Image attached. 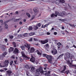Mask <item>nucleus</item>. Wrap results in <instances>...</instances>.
<instances>
[{
  "instance_id": "1",
  "label": "nucleus",
  "mask_w": 76,
  "mask_h": 76,
  "mask_svg": "<svg viewBox=\"0 0 76 76\" xmlns=\"http://www.w3.org/2000/svg\"><path fill=\"white\" fill-rule=\"evenodd\" d=\"M36 72L35 73V76H41L40 73L41 74L44 73L45 72H46V71H44L42 67H40L39 69L36 70Z\"/></svg>"
},
{
  "instance_id": "2",
  "label": "nucleus",
  "mask_w": 76,
  "mask_h": 76,
  "mask_svg": "<svg viewBox=\"0 0 76 76\" xmlns=\"http://www.w3.org/2000/svg\"><path fill=\"white\" fill-rule=\"evenodd\" d=\"M47 58L48 60V61L50 63H53V61H52V57L50 55H48L47 56Z\"/></svg>"
},
{
  "instance_id": "3",
  "label": "nucleus",
  "mask_w": 76,
  "mask_h": 76,
  "mask_svg": "<svg viewBox=\"0 0 76 76\" xmlns=\"http://www.w3.org/2000/svg\"><path fill=\"white\" fill-rule=\"evenodd\" d=\"M70 57V54L69 53H67L64 55V58L65 60H67V58H69Z\"/></svg>"
},
{
  "instance_id": "4",
  "label": "nucleus",
  "mask_w": 76,
  "mask_h": 76,
  "mask_svg": "<svg viewBox=\"0 0 76 76\" xmlns=\"http://www.w3.org/2000/svg\"><path fill=\"white\" fill-rule=\"evenodd\" d=\"M9 60H6L5 61L4 65H2L1 67H7V66H8V65H9Z\"/></svg>"
},
{
  "instance_id": "5",
  "label": "nucleus",
  "mask_w": 76,
  "mask_h": 76,
  "mask_svg": "<svg viewBox=\"0 0 76 76\" xmlns=\"http://www.w3.org/2000/svg\"><path fill=\"white\" fill-rule=\"evenodd\" d=\"M31 69H30V70L31 72L32 73H33L35 72V68L34 66H31Z\"/></svg>"
},
{
  "instance_id": "6",
  "label": "nucleus",
  "mask_w": 76,
  "mask_h": 76,
  "mask_svg": "<svg viewBox=\"0 0 76 76\" xmlns=\"http://www.w3.org/2000/svg\"><path fill=\"white\" fill-rule=\"evenodd\" d=\"M5 46L4 45H0V48L2 51L5 50Z\"/></svg>"
},
{
  "instance_id": "7",
  "label": "nucleus",
  "mask_w": 76,
  "mask_h": 76,
  "mask_svg": "<svg viewBox=\"0 0 76 76\" xmlns=\"http://www.w3.org/2000/svg\"><path fill=\"white\" fill-rule=\"evenodd\" d=\"M44 72H45L44 73H43L44 74H45L46 76H50V73H51V72L50 71H49L48 72V73H47V71H44Z\"/></svg>"
},
{
  "instance_id": "8",
  "label": "nucleus",
  "mask_w": 76,
  "mask_h": 76,
  "mask_svg": "<svg viewBox=\"0 0 76 76\" xmlns=\"http://www.w3.org/2000/svg\"><path fill=\"white\" fill-rule=\"evenodd\" d=\"M7 54V52H3L2 55L0 56V57L1 58H3V57H5V56Z\"/></svg>"
},
{
  "instance_id": "9",
  "label": "nucleus",
  "mask_w": 76,
  "mask_h": 76,
  "mask_svg": "<svg viewBox=\"0 0 76 76\" xmlns=\"http://www.w3.org/2000/svg\"><path fill=\"white\" fill-rule=\"evenodd\" d=\"M13 53L16 54V53H19V50L17 48H15V50L13 52Z\"/></svg>"
},
{
  "instance_id": "10",
  "label": "nucleus",
  "mask_w": 76,
  "mask_h": 76,
  "mask_svg": "<svg viewBox=\"0 0 76 76\" xmlns=\"http://www.w3.org/2000/svg\"><path fill=\"white\" fill-rule=\"evenodd\" d=\"M8 22H9L8 21H7L4 22V25H5V29H7V28H8V25H7V24H6V23H8Z\"/></svg>"
},
{
  "instance_id": "11",
  "label": "nucleus",
  "mask_w": 76,
  "mask_h": 76,
  "mask_svg": "<svg viewBox=\"0 0 76 76\" xmlns=\"http://www.w3.org/2000/svg\"><path fill=\"white\" fill-rule=\"evenodd\" d=\"M24 46L25 47H26V48H27L28 50H29V49H30V44H26L24 45Z\"/></svg>"
},
{
  "instance_id": "12",
  "label": "nucleus",
  "mask_w": 76,
  "mask_h": 76,
  "mask_svg": "<svg viewBox=\"0 0 76 76\" xmlns=\"http://www.w3.org/2000/svg\"><path fill=\"white\" fill-rule=\"evenodd\" d=\"M65 15V12H61L60 13L59 15H58V16H64V15Z\"/></svg>"
},
{
  "instance_id": "13",
  "label": "nucleus",
  "mask_w": 76,
  "mask_h": 76,
  "mask_svg": "<svg viewBox=\"0 0 76 76\" xmlns=\"http://www.w3.org/2000/svg\"><path fill=\"white\" fill-rule=\"evenodd\" d=\"M35 51V49L34 47H31L30 48V52L31 53H34Z\"/></svg>"
},
{
  "instance_id": "14",
  "label": "nucleus",
  "mask_w": 76,
  "mask_h": 76,
  "mask_svg": "<svg viewBox=\"0 0 76 76\" xmlns=\"http://www.w3.org/2000/svg\"><path fill=\"white\" fill-rule=\"evenodd\" d=\"M48 40H46L45 41H41V42L42 44H46V43H47L48 42Z\"/></svg>"
},
{
  "instance_id": "15",
  "label": "nucleus",
  "mask_w": 76,
  "mask_h": 76,
  "mask_svg": "<svg viewBox=\"0 0 76 76\" xmlns=\"http://www.w3.org/2000/svg\"><path fill=\"white\" fill-rule=\"evenodd\" d=\"M23 58L24 60H29V59H30V58L29 57H27L26 55L23 57Z\"/></svg>"
},
{
  "instance_id": "16",
  "label": "nucleus",
  "mask_w": 76,
  "mask_h": 76,
  "mask_svg": "<svg viewBox=\"0 0 76 76\" xmlns=\"http://www.w3.org/2000/svg\"><path fill=\"white\" fill-rule=\"evenodd\" d=\"M57 53V51L56 50L52 51V53L53 55H55Z\"/></svg>"
},
{
  "instance_id": "17",
  "label": "nucleus",
  "mask_w": 76,
  "mask_h": 76,
  "mask_svg": "<svg viewBox=\"0 0 76 76\" xmlns=\"http://www.w3.org/2000/svg\"><path fill=\"white\" fill-rule=\"evenodd\" d=\"M30 61H31L32 63H34L35 62V58L33 57L31 58Z\"/></svg>"
},
{
  "instance_id": "18",
  "label": "nucleus",
  "mask_w": 76,
  "mask_h": 76,
  "mask_svg": "<svg viewBox=\"0 0 76 76\" xmlns=\"http://www.w3.org/2000/svg\"><path fill=\"white\" fill-rule=\"evenodd\" d=\"M9 51L10 52L13 51V48L12 47H10V48L9 49Z\"/></svg>"
},
{
  "instance_id": "19",
  "label": "nucleus",
  "mask_w": 76,
  "mask_h": 76,
  "mask_svg": "<svg viewBox=\"0 0 76 76\" xmlns=\"http://www.w3.org/2000/svg\"><path fill=\"white\" fill-rule=\"evenodd\" d=\"M51 18H55L56 17H57V15H56L55 14H52L51 15Z\"/></svg>"
},
{
  "instance_id": "20",
  "label": "nucleus",
  "mask_w": 76,
  "mask_h": 76,
  "mask_svg": "<svg viewBox=\"0 0 76 76\" xmlns=\"http://www.w3.org/2000/svg\"><path fill=\"white\" fill-rule=\"evenodd\" d=\"M67 63L69 64V67L71 66L72 64L70 62V61L68 60L67 61Z\"/></svg>"
},
{
  "instance_id": "21",
  "label": "nucleus",
  "mask_w": 76,
  "mask_h": 76,
  "mask_svg": "<svg viewBox=\"0 0 76 76\" xmlns=\"http://www.w3.org/2000/svg\"><path fill=\"white\" fill-rule=\"evenodd\" d=\"M49 25V24H47L44 26L42 25V28H45V27H46V26H48V25Z\"/></svg>"
},
{
  "instance_id": "22",
  "label": "nucleus",
  "mask_w": 76,
  "mask_h": 76,
  "mask_svg": "<svg viewBox=\"0 0 76 76\" xmlns=\"http://www.w3.org/2000/svg\"><path fill=\"white\" fill-rule=\"evenodd\" d=\"M66 66H64V69L61 72V73H64V71H65V70H66Z\"/></svg>"
},
{
  "instance_id": "23",
  "label": "nucleus",
  "mask_w": 76,
  "mask_h": 76,
  "mask_svg": "<svg viewBox=\"0 0 76 76\" xmlns=\"http://www.w3.org/2000/svg\"><path fill=\"white\" fill-rule=\"evenodd\" d=\"M34 12H37V11H38V10L37 8H34Z\"/></svg>"
},
{
  "instance_id": "24",
  "label": "nucleus",
  "mask_w": 76,
  "mask_h": 76,
  "mask_svg": "<svg viewBox=\"0 0 76 76\" xmlns=\"http://www.w3.org/2000/svg\"><path fill=\"white\" fill-rule=\"evenodd\" d=\"M37 54H38V55H39V56H41V55L42 54H41V53H39V51H38V50H37Z\"/></svg>"
},
{
  "instance_id": "25",
  "label": "nucleus",
  "mask_w": 76,
  "mask_h": 76,
  "mask_svg": "<svg viewBox=\"0 0 76 76\" xmlns=\"http://www.w3.org/2000/svg\"><path fill=\"white\" fill-rule=\"evenodd\" d=\"M21 53V54H22V56H23V57H24V56H26L25 54V53H24V52H22Z\"/></svg>"
},
{
  "instance_id": "26",
  "label": "nucleus",
  "mask_w": 76,
  "mask_h": 76,
  "mask_svg": "<svg viewBox=\"0 0 76 76\" xmlns=\"http://www.w3.org/2000/svg\"><path fill=\"white\" fill-rule=\"evenodd\" d=\"M34 29H35V30H36V29H38V27L36 26H34Z\"/></svg>"
},
{
  "instance_id": "27",
  "label": "nucleus",
  "mask_w": 76,
  "mask_h": 76,
  "mask_svg": "<svg viewBox=\"0 0 76 76\" xmlns=\"http://www.w3.org/2000/svg\"><path fill=\"white\" fill-rule=\"evenodd\" d=\"M64 55V54H61V55H60L59 57H58V58H61V57H63V55Z\"/></svg>"
},
{
  "instance_id": "28",
  "label": "nucleus",
  "mask_w": 76,
  "mask_h": 76,
  "mask_svg": "<svg viewBox=\"0 0 76 76\" xmlns=\"http://www.w3.org/2000/svg\"><path fill=\"white\" fill-rule=\"evenodd\" d=\"M7 73H8V74H11L12 73V71L10 70L7 71Z\"/></svg>"
},
{
  "instance_id": "29",
  "label": "nucleus",
  "mask_w": 76,
  "mask_h": 76,
  "mask_svg": "<svg viewBox=\"0 0 76 76\" xmlns=\"http://www.w3.org/2000/svg\"><path fill=\"white\" fill-rule=\"evenodd\" d=\"M26 75L28 76H29L30 75V74H29V72L28 71H26Z\"/></svg>"
},
{
  "instance_id": "30",
  "label": "nucleus",
  "mask_w": 76,
  "mask_h": 76,
  "mask_svg": "<svg viewBox=\"0 0 76 76\" xmlns=\"http://www.w3.org/2000/svg\"><path fill=\"white\" fill-rule=\"evenodd\" d=\"M29 35L30 36H32L34 35V33L33 32L30 33L29 34Z\"/></svg>"
},
{
  "instance_id": "31",
  "label": "nucleus",
  "mask_w": 76,
  "mask_h": 76,
  "mask_svg": "<svg viewBox=\"0 0 76 76\" xmlns=\"http://www.w3.org/2000/svg\"><path fill=\"white\" fill-rule=\"evenodd\" d=\"M60 1L61 3H64L65 1L64 0H60Z\"/></svg>"
},
{
  "instance_id": "32",
  "label": "nucleus",
  "mask_w": 76,
  "mask_h": 76,
  "mask_svg": "<svg viewBox=\"0 0 76 76\" xmlns=\"http://www.w3.org/2000/svg\"><path fill=\"white\" fill-rule=\"evenodd\" d=\"M42 57H46V56H47V55L46 54L44 53L42 54Z\"/></svg>"
},
{
  "instance_id": "33",
  "label": "nucleus",
  "mask_w": 76,
  "mask_h": 76,
  "mask_svg": "<svg viewBox=\"0 0 76 76\" xmlns=\"http://www.w3.org/2000/svg\"><path fill=\"white\" fill-rule=\"evenodd\" d=\"M20 18L18 19H15V22H18V21H19V20H20Z\"/></svg>"
},
{
  "instance_id": "34",
  "label": "nucleus",
  "mask_w": 76,
  "mask_h": 76,
  "mask_svg": "<svg viewBox=\"0 0 76 76\" xmlns=\"http://www.w3.org/2000/svg\"><path fill=\"white\" fill-rule=\"evenodd\" d=\"M34 18H35V15H32V17L30 20H32V19H34Z\"/></svg>"
},
{
  "instance_id": "35",
  "label": "nucleus",
  "mask_w": 76,
  "mask_h": 76,
  "mask_svg": "<svg viewBox=\"0 0 76 76\" xmlns=\"http://www.w3.org/2000/svg\"><path fill=\"white\" fill-rule=\"evenodd\" d=\"M36 26H37V27H40V26H41V24L40 23H39L36 25Z\"/></svg>"
},
{
  "instance_id": "36",
  "label": "nucleus",
  "mask_w": 76,
  "mask_h": 76,
  "mask_svg": "<svg viewBox=\"0 0 76 76\" xmlns=\"http://www.w3.org/2000/svg\"><path fill=\"white\" fill-rule=\"evenodd\" d=\"M56 4H57L60 3V1L58 0H57L56 1Z\"/></svg>"
},
{
  "instance_id": "37",
  "label": "nucleus",
  "mask_w": 76,
  "mask_h": 76,
  "mask_svg": "<svg viewBox=\"0 0 76 76\" xmlns=\"http://www.w3.org/2000/svg\"><path fill=\"white\" fill-rule=\"evenodd\" d=\"M26 15L28 16V18H30V17H31V15H30V14L28 13H26Z\"/></svg>"
},
{
  "instance_id": "38",
  "label": "nucleus",
  "mask_w": 76,
  "mask_h": 76,
  "mask_svg": "<svg viewBox=\"0 0 76 76\" xmlns=\"http://www.w3.org/2000/svg\"><path fill=\"white\" fill-rule=\"evenodd\" d=\"M21 49L22 50H25V46H22V47H21Z\"/></svg>"
},
{
  "instance_id": "39",
  "label": "nucleus",
  "mask_w": 76,
  "mask_h": 76,
  "mask_svg": "<svg viewBox=\"0 0 76 76\" xmlns=\"http://www.w3.org/2000/svg\"><path fill=\"white\" fill-rule=\"evenodd\" d=\"M13 61H12L10 62V65H11V66H12V64H13Z\"/></svg>"
},
{
  "instance_id": "40",
  "label": "nucleus",
  "mask_w": 76,
  "mask_h": 76,
  "mask_svg": "<svg viewBox=\"0 0 76 76\" xmlns=\"http://www.w3.org/2000/svg\"><path fill=\"white\" fill-rule=\"evenodd\" d=\"M29 30L30 31H31V30H32V27H29Z\"/></svg>"
},
{
  "instance_id": "41",
  "label": "nucleus",
  "mask_w": 76,
  "mask_h": 76,
  "mask_svg": "<svg viewBox=\"0 0 76 76\" xmlns=\"http://www.w3.org/2000/svg\"><path fill=\"white\" fill-rule=\"evenodd\" d=\"M28 35V34L27 33H26L23 34V36L24 37H27V36Z\"/></svg>"
},
{
  "instance_id": "42",
  "label": "nucleus",
  "mask_w": 76,
  "mask_h": 76,
  "mask_svg": "<svg viewBox=\"0 0 76 76\" xmlns=\"http://www.w3.org/2000/svg\"><path fill=\"white\" fill-rule=\"evenodd\" d=\"M57 45H58V46H60V45H61V43L59 42L58 43Z\"/></svg>"
},
{
  "instance_id": "43",
  "label": "nucleus",
  "mask_w": 76,
  "mask_h": 76,
  "mask_svg": "<svg viewBox=\"0 0 76 76\" xmlns=\"http://www.w3.org/2000/svg\"><path fill=\"white\" fill-rule=\"evenodd\" d=\"M69 70H67V71H66L65 73H66V74H68V73H69Z\"/></svg>"
},
{
  "instance_id": "44",
  "label": "nucleus",
  "mask_w": 76,
  "mask_h": 76,
  "mask_svg": "<svg viewBox=\"0 0 76 76\" xmlns=\"http://www.w3.org/2000/svg\"><path fill=\"white\" fill-rule=\"evenodd\" d=\"M56 15V16H57L58 15V12H55Z\"/></svg>"
},
{
  "instance_id": "45",
  "label": "nucleus",
  "mask_w": 76,
  "mask_h": 76,
  "mask_svg": "<svg viewBox=\"0 0 76 76\" xmlns=\"http://www.w3.org/2000/svg\"><path fill=\"white\" fill-rule=\"evenodd\" d=\"M20 61H23V59H22V58H21V57H20Z\"/></svg>"
},
{
  "instance_id": "46",
  "label": "nucleus",
  "mask_w": 76,
  "mask_h": 76,
  "mask_svg": "<svg viewBox=\"0 0 76 76\" xmlns=\"http://www.w3.org/2000/svg\"><path fill=\"white\" fill-rule=\"evenodd\" d=\"M32 41V38H31L29 40V41Z\"/></svg>"
},
{
  "instance_id": "47",
  "label": "nucleus",
  "mask_w": 76,
  "mask_h": 76,
  "mask_svg": "<svg viewBox=\"0 0 76 76\" xmlns=\"http://www.w3.org/2000/svg\"><path fill=\"white\" fill-rule=\"evenodd\" d=\"M4 41L5 42H7V39H4Z\"/></svg>"
},
{
  "instance_id": "48",
  "label": "nucleus",
  "mask_w": 76,
  "mask_h": 76,
  "mask_svg": "<svg viewBox=\"0 0 76 76\" xmlns=\"http://www.w3.org/2000/svg\"><path fill=\"white\" fill-rule=\"evenodd\" d=\"M10 38H13V36H10Z\"/></svg>"
},
{
  "instance_id": "49",
  "label": "nucleus",
  "mask_w": 76,
  "mask_h": 76,
  "mask_svg": "<svg viewBox=\"0 0 76 76\" xmlns=\"http://www.w3.org/2000/svg\"><path fill=\"white\" fill-rule=\"evenodd\" d=\"M70 48H72V45H70L69 46Z\"/></svg>"
},
{
  "instance_id": "50",
  "label": "nucleus",
  "mask_w": 76,
  "mask_h": 76,
  "mask_svg": "<svg viewBox=\"0 0 76 76\" xmlns=\"http://www.w3.org/2000/svg\"><path fill=\"white\" fill-rule=\"evenodd\" d=\"M54 34L55 35H57V33L56 32H54Z\"/></svg>"
},
{
  "instance_id": "51",
  "label": "nucleus",
  "mask_w": 76,
  "mask_h": 76,
  "mask_svg": "<svg viewBox=\"0 0 76 76\" xmlns=\"http://www.w3.org/2000/svg\"><path fill=\"white\" fill-rule=\"evenodd\" d=\"M0 72H4V70L2 69L0 70Z\"/></svg>"
},
{
  "instance_id": "52",
  "label": "nucleus",
  "mask_w": 76,
  "mask_h": 76,
  "mask_svg": "<svg viewBox=\"0 0 76 76\" xmlns=\"http://www.w3.org/2000/svg\"><path fill=\"white\" fill-rule=\"evenodd\" d=\"M59 20H62V21H63V20H66V19H64V20H61V19H60Z\"/></svg>"
},
{
  "instance_id": "53",
  "label": "nucleus",
  "mask_w": 76,
  "mask_h": 76,
  "mask_svg": "<svg viewBox=\"0 0 76 76\" xmlns=\"http://www.w3.org/2000/svg\"><path fill=\"white\" fill-rule=\"evenodd\" d=\"M17 62V61H14V63H15V64H16V62Z\"/></svg>"
},
{
  "instance_id": "54",
  "label": "nucleus",
  "mask_w": 76,
  "mask_h": 76,
  "mask_svg": "<svg viewBox=\"0 0 76 76\" xmlns=\"http://www.w3.org/2000/svg\"><path fill=\"white\" fill-rule=\"evenodd\" d=\"M33 40H34V41H37V39L35 38H34Z\"/></svg>"
},
{
  "instance_id": "55",
  "label": "nucleus",
  "mask_w": 76,
  "mask_h": 76,
  "mask_svg": "<svg viewBox=\"0 0 76 76\" xmlns=\"http://www.w3.org/2000/svg\"><path fill=\"white\" fill-rule=\"evenodd\" d=\"M0 22L1 23H3V20H0Z\"/></svg>"
},
{
  "instance_id": "56",
  "label": "nucleus",
  "mask_w": 76,
  "mask_h": 76,
  "mask_svg": "<svg viewBox=\"0 0 76 76\" xmlns=\"http://www.w3.org/2000/svg\"><path fill=\"white\" fill-rule=\"evenodd\" d=\"M12 58H13V59H15V56H12Z\"/></svg>"
},
{
  "instance_id": "57",
  "label": "nucleus",
  "mask_w": 76,
  "mask_h": 76,
  "mask_svg": "<svg viewBox=\"0 0 76 76\" xmlns=\"http://www.w3.org/2000/svg\"><path fill=\"white\" fill-rule=\"evenodd\" d=\"M4 70H7V68H4Z\"/></svg>"
},
{
  "instance_id": "58",
  "label": "nucleus",
  "mask_w": 76,
  "mask_h": 76,
  "mask_svg": "<svg viewBox=\"0 0 76 76\" xmlns=\"http://www.w3.org/2000/svg\"><path fill=\"white\" fill-rule=\"evenodd\" d=\"M20 25H22V22L21 21L20 22Z\"/></svg>"
},
{
  "instance_id": "59",
  "label": "nucleus",
  "mask_w": 76,
  "mask_h": 76,
  "mask_svg": "<svg viewBox=\"0 0 76 76\" xmlns=\"http://www.w3.org/2000/svg\"><path fill=\"white\" fill-rule=\"evenodd\" d=\"M44 66H45V67H46V66H47V64H45L44 65Z\"/></svg>"
},
{
  "instance_id": "60",
  "label": "nucleus",
  "mask_w": 76,
  "mask_h": 76,
  "mask_svg": "<svg viewBox=\"0 0 76 76\" xmlns=\"http://www.w3.org/2000/svg\"><path fill=\"white\" fill-rule=\"evenodd\" d=\"M69 25H70V26H71L72 27V26H73V25H72V24H69Z\"/></svg>"
},
{
  "instance_id": "61",
  "label": "nucleus",
  "mask_w": 76,
  "mask_h": 76,
  "mask_svg": "<svg viewBox=\"0 0 76 76\" xmlns=\"http://www.w3.org/2000/svg\"><path fill=\"white\" fill-rule=\"evenodd\" d=\"M66 47L67 48H69V46H68V45H67L66 46Z\"/></svg>"
},
{
  "instance_id": "62",
  "label": "nucleus",
  "mask_w": 76,
  "mask_h": 76,
  "mask_svg": "<svg viewBox=\"0 0 76 76\" xmlns=\"http://www.w3.org/2000/svg\"><path fill=\"white\" fill-rule=\"evenodd\" d=\"M72 47H74V48H76V46H75V45H73L72 46Z\"/></svg>"
},
{
  "instance_id": "63",
  "label": "nucleus",
  "mask_w": 76,
  "mask_h": 76,
  "mask_svg": "<svg viewBox=\"0 0 76 76\" xmlns=\"http://www.w3.org/2000/svg\"><path fill=\"white\" fill-rule=\"evenodd\" d=\"M50 33H49V32L47 33V35H50Z\"/></svg>"
},
{
  "instance_id": "64",
  "label": "nucleus",
  "mask_w": 76,
  "mask_h": 76,
  "mask_svg": "<svg viewBox=\"0 0 76 76\" xmlns=\"http://www.w3.org/2000/svg\"><path fill=\"white\" fill-rule=\"evenodd\" d=\"M52 30H54V28H53L51 29V30H50V31H52Z\"/></svg>"
}]
</instances>
